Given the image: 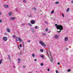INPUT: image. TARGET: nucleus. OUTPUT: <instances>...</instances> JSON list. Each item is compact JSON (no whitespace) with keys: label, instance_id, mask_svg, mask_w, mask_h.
<instances>
[{"label":"nucleus","instance_id":"19","mask_svg":"<svg viewBox=\"0 0 73 73\" xmlns=\"http://www.w3.org/2000/svg\"><path fill=\"white\" fill-rule=\"evenodd\" d=\"M32 56L33 57H35V54H32Z\"/></svg>","mask_w":73,"mask_h":73},{"label":"nucleus","instance_id":"8","mask_svg":"<svg viewBox=\"0 0 73 73\" xmlns=\"http://www.w3.org/2000/svg\"><path fill=\"white\" fill-rule=\"evenodd\" d=\"M68 37H66L64 39V41H68Z\"/></svg>","mask_w":73,"mask_h":73},{"label":"nucleus","instance_id":"47","mask_svg":"<svg viewBox=\"0 0 73 73\" xmlns=\"http://www.w3.org/2000/svg\"><path fill=\"white\" fill-rule=\"evenodd\" d=\"M1 15V13L0 12V15Z\"/></svg>","mask_w":73,"mask_h":73},{"label":"nucleus","instance_id":"24","mask_svg":"<svg viewBox=\"0 0 73 73\" xmlns=\"http://www.w3.org/2000/svg\"><path fill=\"white\" fill-rule=\"evenodd\" d=\"M9 56V60H11V57H10V56L8 55Z\"/></svg>","mask_w":73,"mask_h":73},{"label":"nucleus","instance_id":"10","mask_svg":"<svg viewBox=\"0 0 73 73\" xmlns=\"http://www.w3.org/2000/svg\"><path fill=\"white\" fill-rule=\"evenodd\" d=\"M11 20H15V17H11Z\"/></svg>","mask_w":73,"mask_h":73},{"label":"nucleus","instance_id":"40","mask_svg":"<svg viewBox=\"0 0 73 73\" xmlns=\"http://www.w3.org/2000/svg\"><path fill=\"white\" fill-rule=\"evenodd\" d=\"M35 29H37V26H36L35 27Z\"/></svg>","mask_w":73,"mask_h":73},{"label":"nucleus","instance_id":"32","mask_svg":"<svg viewBox=\"0 0 73 73\" xmlns=\"http://www.w3.org/2000/svg\"><path fill=\"white\" fill-rule=\"evenodd\" d=\"M57 32H58V33H60V32H61V31H57Z\"/></svg>","mask_w":73,"mask_h":73},{"label":"nucleus","instance_id":"23","mask_svg":"<svg viewBox=\"0 0 73 73\" xmlns=\"http://www.w3.org/2000/svg\"><path fill=\"white\" fill-rule=\"evenodd\" d=\"M40 51L41 52H43V50L41 49L40 50Z\"/></svg>","mask_w":73,"mask_h":73},{"label":"nucleus","instance_id":"39","mask_svg":"<svg viewBox=\"0 0 73 73\" xmlns=\"http://www.w3.org/2000/svg\"><path fill=\"white\" fill-rule=\"evenodd\" d=\"M47 70H48V71H49L50 70L49 69H47Z\"/></svg>","mask_w":73,"mask_h":73},{"label":"nucleus","instance_id":"26","mask_svg":"<svg viewBox=\"0 0 73 73\" xmlns=\"http://www.w3.org/2000/svg\"><path fill=\"white\" fill-rule=\"evenodd\" d=\"M43 35L44 36H45V35H46V33H43Z\"/></svg>","mask_w":73,"mask_h":73},{"label":"nucleus","instance_id":"38","mask_svg":"<svg viewBox=\"0 0 73 73\" xmlns=\"http://www.w3.org/2000/svg\"><path fill=\"white\" fill-rule=\"evenodd\" d=\"M58 65H60V63L59 62L58 63Z\"/></svg>","mask_w":73,"mask_h":73},{"label":"nucleus","instance_id":"17","mask_svg":"<svg viewBox=\"0 0 73 73\" xmlns=\"http://www.w3.org/2000/svg\"><path fill=\"white\" fill-rule=\"evenodd\" d=\"M71 71V70L70 69H68V70H67V72H70Z\"/></svg>","mask_w":73,"mask_h":73},{"label":"nucleus","instance_id":"4","mask_svg":"<svg viewBox=\"0 0 73 73\" xmlns=\"http://www.w3.org/2000/svg\"><path fill=\"white\" fill-rule=\"evenodd\" d=\"M3 39L4 41H7V40H8V38L6 37H3Z\"/></svg>","mask_w":73,"mask_h":73},{"label":"nucleus","instance_id":"5","mask_svg":"<svg viewBox=\"0 0 73 73\" xmlns=\"http://www.w3.org/2000/svg\"><path fill=\"white\" fill-rule=\"evenodd\" d=\"M31 23L32 24H35V21H34V20H32L31 21Z\"/></svg>","mask_w":73,"mask_h":73},{"label":"nucleus","instance_id":"51","mask_svg":"<svg viewBox=\"0 0 73 73\" xmlns=\"http://www.w3.org/2000/svg\"><path fill=\"white\" fill-rule=\"evenodd\" d=\"M28 73H32V72H28Z\"/></svg>","mask_w":73,"mask_h":73},{"label":"nucleus","instance_id":"12","mask_svg":"<svg viewBox=\"0 0 73 73\" xmlns=\"http://www.w3.org/2000/svg\"><path fill=\"white\" fill-rule=\"evenodd\" d=\"M19 42H22V40H21V38H19Z\"/></svg>","mask_w":73,"mask_h":73},{"label":"nucleus","instance_id":"50","mask_svg":"<svg viewBox=\"0 0 73 73\" xmlns=\"http://www.w3.org/2000/svg\"><path fill=\"white\" fill-rule=\"evenodd\" d=\"M18 62V63H20V62Z\"/></svg>","mask_w":73,"mask_h":73},{"label":"nucleus","instance_id":"25","mask_svg":"<svg viewBox=\"0 0 73 73\" xmlns=\"http://www.w3.org/2000/svg\"><path fill=\"white\" fill-rule=\"evenodd\" d=\"M54 13V11H52V12H51V14H53V13Z\"/></svg>","mask_w":73,"mask_h":73},{"label":"nucleus","instance_id":"34","mask_svg":"<svg viewBox=\"0 0 73 73\" xmlns=\"http://www.w3.org/2000/svg\"><path fill=\"white\" fill-rule=\"evenodd\" d=\"M62 16L63 17H64V14H62Z\"/></svg>","mask_w":73,"mask_h":73},{"label":"nucleus","instance_id":"44","mask_svg":"<svg viewBox=\"0 0 73 73\" xmlns=\"http://www.w3.org/2000/svg\"><path fill=\"white\" fill-rule=\"evenodd\" d=\"M20 54V55H21V53H20V54Z\"/></svg>","mask_w":73,"mask_h":73},{"label":"nucleus","instance_id":"48","mask_svg":"<svg viewBox=\"0 0 73 73\" xmlns=\"http://www.w3.org/2000/svg\"><path fill=\"white\" fill-rule=\"evenodd\" d=\"M18 48H19V49H20V48H19V47H18Z\"/></svg>","mask_w":73,"mask_h":73},{"label":"nucleus","instance_id":"54","mask_svg":"<svg viewBox=\"0 0 73 73\" xmlns=\"http://www.w3.org/2000/svg\"><path fill=\"white\" fill-rule=\"evenodd\" d=\"M34 32V31H33V32Z\"/></svg>","mask_w":73,"mask_h":73},{"label":"nucleus","instance_id":"9","mask_svg":"<svg viewBox=\"0 0 73 73\" xmlns=\"http://www.w3.org/2000/svg\"><path fill=\"white\" fill-rule=\"evenodd\" d=\"M4 7L5 8H6L8 7V6L7 5H5L4 6Z\"/></svg>","mask_w":73,"mask_h":73},{"label":"nucleus","instance_id":"14","mask_svg":"<svg viewBox=\"0 0 73 73\" xmlns=\"http://www.w3.org/2000/svg\"><path fill=\"white\" fill-rule=\"evenodd\" d=\"M40 57H42V58H44V55H41L40 56Z\"/></svg>","mask_w":73,"mask_h":73},{"label":"nucleus","instance_id":"2","mask_svg":"<svg viewBox=\"0 0 73 73\" xmlns=\"http://www.w3.org/2000/svg\"><path fill=\"white\" fill-rule=\"evenodd\" d=\"M55 26L56 27L57 29H59L60 31H62L63 29V27L61 25H59L58 26V25L56 24L55 25Z\"/></svg>","mask_w":73,"mask_h":73},{"label":"nucleus","instance_id":"52","mask_svg":"<svg viewBox=\"0 0 73 73\" xmlns=\"http://www.w3.org/2000/svg\"><path fill=\"white\" fill-rule=\"evenodd\" d=\"M68 48H67V50H68Z\"/></svg>","mask_w":73,"mask_h":73},{"label":"nucleus","instance_id":"43","mask_svg":"<svg viewBox=\"0 0 73 73\" xmlns=\"http://www.w3.org/2000/svg\"><path fill=\"white\" fill-rule=\"evenodd\" d=\"M28 42H31V40H29V41H28Z\"/></svg>","mask_w":73,"mask_h":73},{"label":"nucleus","instance_id":"37","mask_svg":"<svg viewBox=\"0 0 73 73\" xmlns=\"http://www.w3.org/2000/svg\"><path fill=\"white\" fill-rule=\"evenodd\" d=\"M0 23H2V21L0 19Z\"/></svg>","mask_w":73,"mask_h":73},{"label":"nucleus","instance_id":"53","mask_svg":"<svg viewBox=\"0 0 73 73\" xmlns=\"http://www.w3.org/2000/svg\"><path fill=\"white\" fill-rule=\"evenodd\" d=\"M14 68H15V66H14Z\"/></svg>","mask_w":73,"mask_h":73},{"label":"nucleus","instance_id":"31","mask_svg":"<svg viewBox=\"0 0 73 73\" xmlns=\"http://www.w3.org/2000/svg\"><path fill=\"white\" fill-rule=\"evenodd\" d=\"M46 24H47L48 23V22H46V21H45L44 22Z\"/></svg>","mask_w":73,"mask_h":73},{"label":"nucleus","instance_id":"30","mask_svg":"<svg viewBox=\"0 0 73 73\" xmlns=\"http://www.w3.org/2000/svg\"><path fill=\"white\" fill-rule=\"evenodd\" d=\"M19 46L21 48L22 47V46H21V44H20L19 45Z\"/></svg>","mask_w":73,"mask_h":73},{"label":"nucleus","instance_id":"7","mask_svg":"<svg viewBox=\"0 0 73 73\" xmlns=\"http://www.w3.org/2000/svg\"><path fill=\"white\" fill-rule=\"evenodd\" d=\"M7 32H11L10 29L8 28H7Z\"/></svg>","mask_w":73,"mask_h":73},{"label":"nucleus","instance_id":"28","mask_svg":"<svg viewBox=\"0 0 73 73\" xmlns=\"http://www.w3.org/2000/svg\"><path fill=\"white\" fill-rule=\"evenodd\" d=\"M33 9L34 10H36V8L35 7H33Z\"/></svg>","mask_w":73,"mask_h":73},{"label":"nucleus","instance_id":"11","mask_svg":"<svg viewBox=\"0 0 73 73\" xmlns=\"http://www.w3.org/2000/svg\"><path fill=\"white\" fill-rule=\"evenodd\" d=\"M69 11H70V9L69 8H68L66 10V11L67 12H69Z\"/></svg>","mask_w":73,"mask_h":73},{"label":"nucleus","instance_id":"15","mask_svg":"<svg viewBox=\"0 0 73 73\" xmlns=\"http://www.w3.org/2000/svg\"><path fill=\"white\" fill-rule=\"evenodd\" d=\"M9 16H11V15H12V12H10L9 13Z\"/></svg>","mask_w":73,"mask_h":73},{"label":"nucleus","instance_id":"1","mask_svg":"<svg viewBox=\"0 0 73 73\" xmlns=\"http://www.w3.org/2000/svg\"><path fill=\"white\" fill-rule=\"evenodd\" d=\"M47 55L48 56L49 59H50V61L51 62H52L53 60V59L52 58L51 52H50V51H48V52H47Z\"/></svg>","mask_w":73,"mask_h":73},{"label":"nucleus","instance_id":"13","mask_svg":"<svg viewBox=\"0 0 73 73\" xmlns=\"http://www.w3.org/2000/svg\"><path fill=\"white\" fill-rule=\"evenodd\" d=\"M55 37L56 38H57L58 37V35H56L55 36Z\"/></svg>","mask_w":73,"mask_h":73},{"label":"nucleus","instance_id":"16","mask_svg":"<svg viewBox=\"0 0 73 73\" xmlns=\"http://www.w3.org/2000/svg\"><path fill=\"white\" fill-rule=\"evenodd\" d=\"M55 4H59V2H58V1L56 2Z\"/></svg>","mask_w":73,"mask_h":73},{"label":"nucleus","instance_id":"49","mask_svg":"<svg viewBox=\"0 0 73 73\" xmlns=\"http://www.w3.org/2000/svg\"><path fill=\"white\" fill-rule=\"evenodd\" d=\"M32 9H33V8H32Z\"/></svg>","mask_w":73,"mask_h":73},{"label":"nucleus","instance_id":"3","mask_svg":"<svg viewBox=\"0 0 73 73\" xmlns=\"http://www.w3.org/2000/svg\"><path fill=\"white\" fill-rule=\"evenodd\" d=\"M39 43L42 45L43 46H45V44H44V43L43 42H42L41 41H40L39 42Z\"/></svg>","mask_w":73,"mask_h":73},{"label":"nucleus","instance_id":"42","mask_svg":"<svg viewBox=\"0 0 73 73\" xmlns=\"http://www.w3.org/2000/svg\"><path fill=\"white\" fill-rule=\"evenodd\" d=\"M18 60L19 61H20V59H18Z\"/></svg>","mask_w":73,"mask_h":73},{"label":"nucleus","instance_id":"46","mask_svg":"<svg viewBox=\"0 0 73 73\" xmlns=\"http://www.w3.org/2000/svg\"><path fill=\"white\" fill-rule=\"evenodd\" d=\"M23 67H24V68H25V66H23Z\"/></svg>","mask_w":73,"mask_h":73},{"label":"nucleus","instance_id":"21","mask_svg":"<svg viewBox=\"0 0 73 73\" xmlns=\"http://www.w3.org/2000/svg\"><path fill=\"white\" fill-rule=\"evenodd\" d=\"M2 61H3L2 60H0V64H1V62H2Z\"/></svg>","mask_w":73,"mask_h":73},{"label":"nucleus","instance_id":"41","mask_svg":"<svg viewBox=\"0 0 73 73\" xmlns=\"http://www.w3.org/2000/svg\"><path fill=\"white\" fill-rule=\"evenodd\" d=\"M71 3H73V0L71 1Z\"/></svg>","mask_w":73,"mask_h":73},{"label":"nucleus","instance_id":"27","mask_svg":"<svg viewBox=\"0 0 73 73\" xmlns=\"http://www.w3.org/2000/svg\"><path fill=\"white\" fill-rule=\"evenodd\" d=\"M48 28H47V29H45V31H46V32H47V31H48Z\"/></svg>","mask_w":73,"mask_h":73},{"label":"nucleus","instance_id":"29","mask_svg":"<svg viewBox=\"0 0 73 73\" xmlns=\"http://www.w3.org/2000/svg\"><path fill=\"white\" fill-rule=\"evenodd\" d=\"M13 38H16V36H15V35H13Z\"/></svg>","mask_w":73,"mask_h":73},{"label":"nucleus","instance_id":"18","mask_svg":"<svg viewBox=\"0 0 73 73\" xmlns=\"http://www.w3.org/2000/svg\"><path fill=\"white\" fill-rule=\"evenodd\" d=\"M28 25H29V26H30L31 27H32V25H31V23H29L28 24Z\"/></svg>","mask_w":73,"mask_h":73},{"label":"nucleus","instance_id":"22","mask_svg":"<svg viewBox=\"0 0 73 73\" xmlns=\"http://www.w3.org/2000/svg\"><path fill=\"white\" fill-rule=\"evenodd\" d=\"M40 65L41 66H43V65H44V64H43V63H41V64H40Z\"/></svg>","mask_w":73,"mask_h":73},{"label":"nucleus","instance_id":"55","mask_svg":"<svg viewBox=\"0 0 73 73\" xmlns=\"http://www.w3.org/2000/svg\"><path fill=\"white\" fill-rule=\"evenodd\" d=\"M48 33H50V32H48Z\"/></svg>","mask_w":73,"mask_h":73},{"label":"nucleus","instance_id":"35","mask_svg":"<svg viewBox=\"0 0 73 73\" xmlns=\"http://www.w3.org/2000/svg\"><path fill=\"white\" fill-rule=\"evenodd\" d=\"M34 61H37V59H35L34 60Z\"/></svg>","mask_w":73,"mask_h":73},{"label":"nucleus","instance_id":"45","mask_svg":"<svg viewBox=\"0 0 73 73\" xmlns=\"http://www.w3.org/2000/svg\"><path fill=\"white\" fill-rule=\"evenodd\" d=\"M5 35H7V33H5Z\"/></svg>","mask_w":73,"mask_h":73},{"label":"nucleus","instance_id":"33","mask_svg":"<svg viewBox=\"0 0 73 73\" xmlns=\"http://www.w3.org/2000/svg\"><path fill=\"white\" fill-rule=\"evenodd\" d=\"M56 73H58V71H57V70L56 71Z\"/></svg>","mask_w":73,"mask_h":73},{"label":"nucleus","instance_id":"36","mask_svg":"<svg viewBox=\"0 0 73 73\" xmlns=\"http://www.w3.org/2000/svg\"><path fill=\"white\" fill-rule=\"evenodd\" d=\"M29 17H32V15H29Z\"/></svg>","mask_w":73,"mask_h":73},{"label":"nucleus","instance_id":"20","mask_svg":"<svg viewBox=\"0 0 73 73\" xmlns=\"http://www.w3.org/2000/svg\"><path fill=\"white\" fill-rule=\"evenodd\" d=\"M23 2L24 3H26V0H23Z\"/></svg>","mask_w":73,"mask_h":73},{"label":"nucleus","instance_id":"6","mask_svg":"<svg viewBox=\"0 0 73 73\" xmlns=\"http://www.w3.org/2000/svg\"><path fill=\"white\" fill-rule=\"evenodd\" d=\"M19 39L20 38H19V37H16V40L17 41H19Z\"/></svg>","mask_w":73,"mask_h":73}]
</instances>
